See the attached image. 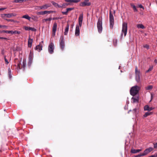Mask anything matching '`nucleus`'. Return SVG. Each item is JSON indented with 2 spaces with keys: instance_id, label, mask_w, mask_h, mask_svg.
<instances>
[{
  "instance_id": "obj_1",
  "label": "nucleus",
  "mask_w": 157,
  "mask_h": 157,
  "mask_svg": "<svg viewBox=\"0 0 157 157\" xmlns=\"http://www.w3.org/2000/svg\"><path fill=\"white\" fill-rule=\"evenodd\" d=\"M140 88L137 86L132 87L130 90V93L132 96H135L137 94L140 90Z\"/></svg>"
},
{
  "instance_id": "obj_2",
  "label": "nucleus",
  "mask_w": 157,
  "mask_h": 157,
  "mask_svg": "<svg viewBox=\"0 0 157 157\" xmlns=\"http://www.w3.org/2000/svg\"><path fill=\"white\" fill-rule=\"evenodd\" d=\"M21 61L20 60L17 63V69H20L22 68L24 71L25 70V66L26 65V60L23 59L22 61V64L21 63Z\"/></svg>"
},
{
  "instance_id": "obj_3",
  "label": "nucleus",
  "mask_w": 157,
  "mask_h": 157,
  "mask_svg": "<svg viewBox=\"0 0 157 157\" xmlns=\"http://www.w3.org/2000/svg\"><path fill=\"white\" fill-rule=\"evenodd\" d=\"M102 19L101 17H99L98 21L97 22V28L98 29V32L99 33H101L102 30Z\"/></svg>"
},
{
  "instance_id": "obj_4",
  "label": "nucleus",
  "mask_w": 157,
  "mask_h": 157,
  "mask_svg": "<svg viewBox=\"0 0 157 157\" xmlns=\"http://www.w3.org/2000/svg\"><path fill=\"white\" fill-rule=\"evenodd\" d=\"M127 23L126 22L123 23L122 32L121 34V37H122L123 33L124 34V36H126L127 33Z\"/></svg>"
},
{
  "instance_id": "obj_5",
  "label": "nucleus",
  "mask_w": 157,
  "mask_h": 157,
  "mask_svg": "<svg viewBox=\"0 0 157 157\" xmlns=\"http://www.w3.org/2000/svg\"><path fill=\"white\" fill-rule=\"evenodd\" d=\"M114 24V17L113 14L111 11L109 12V26L111 29H112L113 28Z\"/></svg>"
},
{
  "instance_id": "obj_6",
  "label": "nucleus",
  "mask_w": 157,
  "mask_h": 157,
  "mask_svg": "<svg viewBox=\"0 0 157 157\" xmlns=\"http://www.w3.org/2000/svg\"><path fill=\"white\" fill-rule=\"evenodd\" d=\"M135 74L136 78L135 79L136 82H139L140 81V72L138 70L137 67V66L135 68Z\"/></svg>"
},
{
  "instance_id": "obj_7",
  "label": "nucleus",
  "mask_w": 157,
  "mask_h": 157,
  "mask_svg": "<svg viewBox=\"0 0 157 157\" xmlns=\"http://www.w3.org/2000/svg\"><path fill=\"white\" fill-rule=\"evenodd\" d=\"M54 45L53 43L51 42L50 43L48 48V52L50 54H52L54 52Z\"/></svg>"
},
{
  "instance_id": "obj_8",
  "label": "nucleus",
  "mask_w": 157,
  "mask_h": 157,
  "mask_svg": "<svg viewBox=\"0 0 157 157\" xmlns=\"http://www.w3.org/2000/svg\"><path fill=\"white\" fill-rule=\"evenodd\" d=\"M16 15L15 13H9V14H1V17L3 19L5 20L6 17L10 18L13 16H15Z\"/></svg>"
},
{
  "instance_id": "obj_9",
  "label": "nucleus",
  "mask_w": 157,
  "mask_h": 157,
  "mask_svg": "<svg viewBox=\"0 0 157 157\" xmlns=\"http://www.w3.org/2000/svg\"><path fill=\"white\" fill-rule=\"evenodd\" d=\"M91 5V3L89 2V0H85L83 2H81L79 6L82 7H84L85 6H89Z\"/></svg>"
},
{
  "instance_id": "obj_10",
  "label": "nucleus",
  "mask_w": 157,
  "mask_h": 157,
  "mask_svg": "<svg viewBox=\"0 0 157 157\" xmlns=\"http://www.w3.org/2000/svg\"><path fill=\"white\" fill-rule=\"evenodd\" d=\"M60 46L61 49L63 51L64 50L65 45L63 36H61L60 37Z\"/></svg>"
},
{
  "instance_id": "obj_11",
  "label": "nucleus",
  "mask_w": 157,
  "mask_h": 157,
  "mask_svg": "<svg viewBox=\"0 0 157 157\" xmlns=\"http://www.w3.org/2000/svg\"><path fill=\"white\" fill-rule=\"evenodd\" d=\"M43 44L44 42L43 41L40 42L39 44L36 46L35 48V49L38 52H40L42 50Z\"/></svg>"
},
{
  "instance_id": "obj_12",
  "label": "nucleus",
  "mask_w": 157,
  "mask_h": 157,
  "mask_svg": "<svg viewBox=\"0 0 157 157\" xmlns=\"http://www.w3.org/2000/svg\"><path fill=\"white\" fill-rule=\"evenodd\" d=\"M153 150V148L152 147H149L146 149L143 153V154L144 156H145L149 153V152Z\"/></svg>"
},
{
  "instance_id": "obj_13",
  "label": "nucleus",
  "mask_w": 157,
  "mask_h": 157,
  "mask_svg": "<svg viewBox=\"0 0 157 157\" xmlns=\"http://www.w3.org/2000/svg\"><path fill=\"white\" fill-rule=\"evenodd\" d=\"M57 24L56 22L54 23L52 27V36H55L56 33V31Z\"/></svg>"
},
{
  "instance_id": "obj_14",
  "label": "nucleus",
  "mask_w": 157,
  "mask_h": 157,
  "mask_svg": "<svg viewBox=\"0 0 157 157\" xmlns=\"http://www.w3.org/2000/svg\"><path fill=\"white\" fill-rule=\"evenodd\" d=\"M83 18V14L82 13L80 14L78 18V23L79 26L81 27L82 24V21Z\"/></svg>"
},
{
  "instance_id": "obj_15",
  "label": "nucleus",
  "mask_w": 157,
  "mask_h": 157,
  "mask_svg": "<svg viewBox=\"0 0 157 157\" xmlns=\"http://www.w3.org/2000/svg\"><path fill=\"white\" fill-rule=\"evenodd\" d=\"M80 27L78 25H77L75 30V35L76 36H79L80 34L79 27Z\"/></svg>"
},
{
  "instance_id": "obj_16",
  "label": "nucleus",
  "mask_w": 157,
  "mask_h": 157,
  "mask_svg": "<svg viewBox=\"0 0 157 157\" xmlns=\"http://www.w3.org/2000/svg\"><path fill=\"white\" fill-rule=\"evenodd\" d=\"M51 6L50 4H44L42 6H40L39 7L40 9L45 10Z\"/></svg>"
},
{
  "instance_id": "obj_17",
  "label": "nucleus",
  "mask_w": 157,
  "mask_h": 157,
  "mask_svg": "<svg viewBox=\"0 0 157 157\" xmlns=\"http://www.w3.org/2000/svg\"><path fill=\"white\" fill-rule=\"evenodd\" d=\"M74 8H67L66 9V11L65 12H62V13L63 15H67L68 14V12L69 11L73 10L74 9Z\"/></svg>"
},
{
  "instance_id": "obj_18",
  "label": "nucleus",
  "mask_w": 157,
  "mask_h": 157,
  "mask_svg": "<svg viewBox=\"0 0 157 157\" xmlns=\"http://www.w3.org/2000/svg\"><path fill=\"white\" fill-rule=\"evenodd\" d=\"M152 107H150L148 105H146L144 106V109L145 111H150L153 109Z\"/></svg>"
},
{
  "instance_id": "obj_19",
  "label": "nucleus",
  "mask_w": 157,
  "mask_h": 157,
  "mask_svg": "<svg viewBox=\"0 0 157 157\" xmlns=\"http://www.w3.org/2000/svg\"><path fill=\"white\" fill-rule=\"evenodd\" d=\"M141 151V149H134L132 148L131 150V152L132 153L135 154L139 152L140 151Z\"/></svg>"
},
{
  "instance_id": "obj_20",
  "label": "nucleus",
  "mask_w": 157,
  "mask_h": 157,
  "mask_svg": "<svg viewBox=\"0 0 157 157\" xmlns=\"http://www.w3.org/2000/svg\"><path fill=\"white\" fill-rule=\"evenodd\" d=\"M33 43V39H31L29 37L28 40V46L29 48H31L32 45Z\"/></svg>"
},
{
  "instance_id": "obj_21",
  "label": "nucleus",
  "mask_w": 157,
  "mask_h": 157,
  "mask_svg": "<svg viewBox=\"0 0 157 157\" xmlns=\"http://www.w3.org/2000/svg\"><path fill=\"white\" fill-rule=\"evenodd\" d=\"M69 25L67 24L65 29V31L64 32V34L65 35H67V34L69 30Z\"/></svg>"
},
{
  "instance_id": "obj_22",
  "label": "nucleus",
  "mask_w": 157,
  "mask_h": 157,
  "mask_svg": "<svg viewBox=\"0 0 157 157\" xmlns=\"http://www.w3.org/2000/svg\"><path fill=\"white\" fill-rule=\"evenodd\" d=\"M33 57V53L31 51H30L29 57V59H32Z\"/></svg>"
},
{
  "instance_id": "obj_23",
  "label": "nucleus",
  "mask_w": 157,
  "mask_h": 157,
  "mask_svg": "<svg viewBox=\"0 0 157 157\" xmlns=\"http://www.w3.org/2000/svg\"><path fill=\"white\" fill-rule=\"evenodd\" d=\"M130 5L133 8V10L134 11V12H137L138 11L135 6L134 5L133 3H131L130 4Z\"/></svg>"
},
{
  "instance_id": "obj_24",
  "label": "nucleus",
  "mask_w": 157,
  "mask_h": 157,
  "mask_svg": "<svg viewBox=\"0 0 157 157\" xmlns=\"http://www.w3.org/2000/svg\"><path fill=\"white\" fill-rule=\"evenodd\" d=\"M137 27L138 28H141L142 29H144L145 27L144 25L141 24H138L136 25Z\"/></svg>"
},
{
  "instance_id": "obj_25",
  "label": "nucleus",
  "mask_w": 157,
  "mask_h": 157,
  "mask_svg": "<svg viewBox=\"0 0 157 157\" xmlns=\"http://www.w3.org/2000/svg\"><path fill=\"white\" fill-rule=\"evenodd\" d=\"M22 18H25L26 19L28 20L29 21H30L31 19V17L28 16V15H23L22 17Z\"/></svg>"
},
{
  "instance_id": "obj_26",
  "label": "nucleus",
  "mask_w": 157,
  "mask_h": 157,
  "mask_svg": "<svg viewBox=\"0 0 157 157\" xmlns=\"http://www.w3.org/2000/svg\"><path fill=\"white\" fill-rule=\"evenodd\" d=\"M153 65H151L149 66V68L148 70H147L145 73H148L150 71H151L153 69Z\"/></svg>"
},
{
  "instance_id": "obj_27",
  "label": "nucleus",
  "mask_w": 157,
  "mask_h": 157,
  "mask_svg": "<svg viewBox=\"0 0 157 157\" xmlns=\"http://www.w3.org/2000/svg\"><path fill=\"white\" fill-rule=\"evenodd\" d=\"M153 88V86L152 85H150L148 86L145 87V89L147 90H151Z\"/></svg>"
},
{
  "instance_id": "obj_28",
  "label": "nucleus",
  "mask_w": 157,
  "mask_h": 157,
  "mask_svg": "<svg viewBox=\"0 0 157 157\" xmlns=\"http://www.w3.org/2000/svg\"><path fill=\"white\" fill-rule=\"evenodd\" d=\"M152 113V112H147L144 115L143 117H146L149 115L151 114Z\"/></svg>"
},
{
  "instance_id": "obj_29",
  "label": "nucleus",
  "mask_w": 157,
  "mask_h": 157,
  "mask_svg": "<svg viewBox=\"0 0 157 157\" xmlns=\"http://www.w3.org/2000/svg\"><path fill=\"white\" fill-rule=\"evenodd\" d=\"M8 73L9 78H11L12 77L11 71L10 68H8Z\"/></svg>"
},
{
  "instance_id": "obj_30",
  "label": "nucleus",
  "mask_w": 157,
  "mask_h": 157,
  "mask_svg": "<svg viewBox=\"0 0 157 157\" xmlns=\"http://www.w3.org/2000/svg\"><path fill=\"white\" fill-rule=\"evenodd\" d=\"M132 112L134 115H136L137 114V109L136 108L133 109L132 110Z\"/></svg>"
},
{
  "instance_id": "obj_31",
  "label": "nucleus",
  "mask_w": 157,
  "mask_h": 157,
  "mask_svg": "<svg viewBox=\"0 0 157 157\" xmlns=\"http://www.w3.org/2000/svg\"><path fill=\"white\" fill-rule=\"evenodd\" d=\"M70 5L69 3H64L62 5V8H65L66 6Z\"/></svg>"
},
{
  "instance_id": "obj_32",
  "label": "nucleus",
  "mask_w": 157,
  "mask_h": 157,
  "mask_svg": "<svg viewBox=\"0 0 157 157\" xmlns=\"http://www.w3.org/2000/svg\"><path fill=\"white\" fill-rule=\"evenodd\" d=\"M138 98H132V100L133 103L136 102L138 101Z\"/></svg>"
},
{
  "instance_id": "obj_33",
  "label": "nucleus",
  "mask_w": 157,
  "mask_h": 157,
  "mask_svg": "<svg viewBox=\"0 0 157 157\" xmlns=\"http://www.w3.org/2000/svg\"><path fill=\"white\" fill-rule=\"evenodd\" d=\"M52 18L51 17H50V18H48L43 19V21H51L52 20Z\"/></svg>"
},
{
  "instance_id": "obj_34",
  "label": "nucleus",
  "mask_w": 157,
  "mask_h": 157,
  "mask_svg": "<svg viewBox=\"0 0 157 157\" xmlns=\"http://www.w3.org/2000/svg\"><path fill=\"white\" fill-rule=\"evenodd\" d=\"M24 1V0H14L13 2L15 3H21Z\"/></svg>"
},
{
  "instance_id": "obj_35",
  "label": "nucleus",
  "mask_w": 157,
  "mask_h": 157,
  "mask_svg": "<svg viewBox=\"0 0 157 157\" xmlns=\"http://www.w3.org/2000/svg\"><path fill=\"white\" fill-rule=\"evenodd\" d=\"M32 62V59H29V62L28 63V66L30 67Z\"/></svg>"
},
{
  "instance_id": "obj_36",
  "label": "nucleus",
  "mask_w": 157,
  "mask_h": 157,
  "mask_svg": "<svg viewBox=\"0 0 157 157\" xmlns=\"http://www.w3.org/2000/svg\"><path fill=\"white\" fill-rule=\"evenodd\" d=\"M21 33V32L15 30L13 31V34H19Z\"/></svg>"
},
{
  "instance_id": "obj_37",
  "label": "nucleus",
  "mask_w": 157,
  "mask_h": 157,
  "mask_svg": "<svg viewBox=\"0 0 157 157\" xmlns=\"http://www.w3.org/2000/svg\"><path fill=\"white\" fill-rule=\"evenodd\" d=\"M5 33H9V34L11 33L12 34H13V31L6 30V31H5Z\"/></svg>"
},
{
  "instance_id": "obj_38",
  "label": "nucleus",
  "mask_w": 157,
  "mask_h": 157,
  "mask_svg": "<svg viewBox=\"0 0 157 157\" xmlns=\"http://www.w3.org/2000/svg\"><path fill=\"white\" fill-rule=\"evenodd\" d=\"M143 47L146 48L147 49H148L149 48V45L147 44H144L143 45Z\"/></svg>"
},
{
  "instance_id": "obj_39",
  "label": "nucleus",
  "mask_w": 157,
  "mask_h": 157,
  "mask_svg": "<svg viewBox=\"0 0 157 157\" xmlns=\"http://www.w3.org/2000/svg\"><path fill=\"white\" fill-rule=\"evenodd\" d=\"M51 11H43V14L47 13H49L51 12Z\"/></svg>"
},
{
  "instance_id": "obj_40",
  "label": "nucleus",
  "mask_w": 157,
  "mask_h": 157,
  "mask_svg": "<svg viewBox=\"0 0 157 157\" xmlns=\"http://www.w3.org/2000/svg\"><path fill=\"white\" fill-rule=\"evenodd\" d=\"M143 155V153H140V154H138L137 155H135V157H140L142 156H144V155Z\"/></svg>"
},
{
  "instance_id": "obj_41",
  "label": "nucleus",
  "mask_w": 157,
  "mask_h": 157,
  "mask_svg": "<svg viewBox=\"0 0 157 157\" xmlns=\"http://www.w3.org/2000/svg\"><path fill=\"white\" fill-rule=\"evenodd\" d=\"M30 27L28 26H24V28L26 30H30Z\"/></svg>"
},
{
  "instance_id": "obj_42",
  "label": "nucleus",
  "mask_w": 157,
  "mask_h": 157,
  "mask_svg": "<svg viewBox=\"0 0 157 157\" xmlns=\"http://www.w3.org/2000/svg\"><path fill=\"white\" fill-rule=\"evenodd\" d=\"M5 20H6L8 21H11L12 22H16V21H14L12 19H5Z\"/></svg>"
},
{
  "instance_id": "obj_43",
  "label": "nucleus",
  "mask_w": 157,
  "mask_h": 157,
  "mask_svg": "<svg viewBox=\"0 0 157 157\" xmlns=\"http://www.w3.org/2000/svg\"><path fill=\"white\" fill-rule=\"evenodd\" d=\"M52 3L53 5H54L55 7H57V3L55 2H54L52 1Z\"/></svg>"
},
{
  "instance_id": "obj_44",
  "label": "nucleus",
  "mask_w": 157,
  "mask_h": 157,
  "mask_svg": "<svg viewBox=\"0 0 157 157\" xmlns=\"http://www.w3.org/2000/svg\"><path fill=\"white\" fill-rule=\"evenodd\" d=\"M36 13L37 15H43V11L37 12Z\"/></svg>"
},
{
  "instance_id": "obj_45",
  "label": "nucleus",
  "mask_w": 157,
  "mask_h": 157,
  "mask_svg": "<svg viewBox=\"0 0 157 157\" xmlns=\"http://www.w3.org/2000/svg\"><path fill=\"white\" fill-rule=\"evenodd\" d=\"M32 19L34 20H36L38 18L37 17H35L34 16H33L32 17Z\"/></svg>"
},
{
  "instance_id": "obj_46",
  "label": "nucleus",
  "mask_w": 157,
  "mask_h": 157,
  "mask_svg": "<svg viewBox=\"0 0 157 157\" xmlns=\"http://www.w3.org/2000/svg\"><path fill=\"white\" fill-rule=\"evenodd\" d=\"M30 30H31L33 31H35L36 30V29H35L34 28H32L30 27Z\"/></svg>"
},
{
  "instance_id": "obj_47",
  "label": "nucleus",
  "mask_w": 157,
  "mask_h": 157,
  "mask_svg": "<svg viewBox=\"0 0 157 157\" xmlns=\"http://www.w3.org/2000/svg\"><path fill=\"white\" fill-rule=\"evenodd\" d=\"M80 1V0H73V2L78 3Z\"/></svg>"
},
{
  "instance_id": "obj_48",
  "label": "nucleus",
  "mask_w": 157,
  "mask_h": 157,
  "mask_svg": "<svg viewBox=\"0 0 157 157\" xmlns=\"http://www.w3.org/2000/svg\"><path fill=\"white\" fill-rule=\"evenodd\" d=\"M149 157H157V154L155 153V155H151Z\"/></svg>"
},
{
  "instance_id": "obj_49",
  "label": "nucleus",
  "mask_w": 157,
  "mask_h": 157,
  "mask_svg": "<svg viewBox=\"0 0 157 157\" xmlns=\"http://www.w3.org/2000/svg\"><path fill=\"white\" fill-rule=\"evenodd\" d=\"M154 144V148H157V142L155 144Z\"/></svg>"
},
{
  "instance_id": "obj_50",
  "label": "nucleus",
  "mask_w": 157,
  "mask_h": 157,
  "mask_svg": "<svg viewBox=\"0 0 157 157\" xmlns=\"http://www.w3.org/2000/svg\"><path fill=\"white\" fill-rule=\"evenodd\" d=\"M73 0H65V1L67 2H69L70 3L73 2Z\"/></svg>"
},
{
  "instance_id": "obj_51",
  "label": "nucleus",
  "mask_w": 157,
  "mask_h": 157,
  "mask_svg": "<svg viewBox=\"0 0 157 157\" xmlns=\"http://www.w3.org/2000/svg\"><path fill=\"white\" fill-rule=\"evenodd\" d=\"M4 60L6 64H8L9 63V62L8 61V60L6 59H5Z\"/></svg>"
},
{
  "instance_id": "obj_52",
  "label": "nucleus",
  "mask_w": 157,
  "mask_h": 157,
  "mask_svg": "<svg viewBox=\"0 0 157 157\" xmlns=\"http://www.w3.org/2000/svg\"><path fill=\"white\" fill-rule=\"evenodd\" d=\"M5 53V52L4 49H2V51H1V54L2 55H4Z\"/></svg>"
},
{
  "instance_id": "obj_53",
  "label": "nucleus",
  "mask_w": 157,
  "mask_h": 157,
  "mask_svg": "<svg viewBox=\"0 0 157 157\" xmlns=\"http://www.w3.org/2000/svg\"><path fill=\"white\" fill-rule=\"evenodd\" d=\"M139 7L140 8H142V9H143L144 10V7L142 5H141V4H140V5H139Z\"/></svg>"
},
{
  "instance_id": "obj_54",
  "label": "nucleus",
  "mask_w": 157,
  "mask_h": 157,
  "mask_svg": "<svg viewBox=\"0 0 157 157\" xmlns=\"http://www.w3.org/2000/svg\"><path fill=\"white\" fill-rule=\"evenodd\" d=\"M57 7L62 8V5H60L57 4Z\"/></svg>"
},
{
  "instance_id": "obj_55",
  "label": "nucleus",
  "mask_w": 157,
  "mask_h": 157,
  "mask_svg": "<svg viewBox=\"0 0 157 157\" xmlns=\"http://www.w3.org/2000/svg\"><path fill=\"white\" fill-rule=\"evenodd\" d=\"M7 26L6 25H2V28H7Z\"/></svg>"
},
{
  "instance_id": "obj_56",
  "label": "nucleus",
  "mask_w": 157,
  "mask_h": 157,
  "mask_svg": "<svg viewBox=\"0 0 157 157\" xmlns=\"http://www.w3.org/2000/svg\"><path fill=\"white\" fill-rule=\"evenodd\" d=\"M5 8H0V10H4L5 9Z\"/></svg>"
},
{
  "instance_id": "obj_57",
  "label": "nucleus",
  "mask_w": 157,
  "mask_h": 157,
  "mask_svg": "<svg viewBox=\"0 0 157 157\" xmlns=\"http://www.w3.org/2000/svg\"><path fill=\"white\" fill-rule=\"evenodd\" d=\"M154 62L156 64L157 63V60L156 59H155L154 60Z\"/></svg>"
},
{
  "instance_id": "obj_58",
  "label": "nucleus",
  "mask_w": 157,
  "mask_h": 157,
  "mask_svg": "<svg viewBox=\"0 0 157 157\" xmlns=\"http://www.w3.org/2000/svg\"><path fill=\"white\" fill-rule=\"evenodd\" d=\"M3 56H4V59H6V56L5 55H4Z\"/></svg>"
},
{
  "instance_id": "obj_59",
  "label": "nucleus",
  "mask_w": 157,
  "mask_h": 157,
  "mask_svg": "<svg viewBox=\"0 0 157 157\" xmlns=\"http://www.w3.org/2000/svg\"><path fill=\"white\" fill-rule=\"evenodd\" d=\"M5 31H6V30H3L2 32H1V33H5Z\"/></svg>"
},
{
  "instance_id": "obj_60",
  "label": "nucleus",
  "mask_w": 157,
  "mask_h": 157,
  "mask_svg": "<svg viewBox=\"0 0 157 157\" xmlns=\"http://www.w3.org/2000/svg\"><path fill=\"white\" fill-rule=\"evenodd\" d=\"M3 39H4L5 40H7L8 39V38H5V37H3Z\"/></svg>"
},
{
  "instance_id": "obj_61",
  "label": "nucleus",
  "mask_w": 157,
  "mask_h": 157,
  "mask_svg": "<svg viewBox=\"0 0 157 157\" xmlns=\"http://www.w3.org/2000/svg\"><path fill=\"white\" fill-rule=\"evenodd\" d=\"M132 111V110H129V111H128V113H129L130 112Z\"/></svg>"
},
{
  "instance_id": "obj_62",
  "label": "nucleus",
  "mask_w": 157,
  "mask_h": 157,
  "mask_svg": "<svg viewBox=\"0 0 157 157\" xmlns=\"http://www.w3.org/2000/svg\"><path fill=\"white\" fill-rule=\"evenodd\" d=\"M4 38L3 37H0V39H3Z\"/></svg>"
},
{
  "instance_id": "obj_63",
  "label": "nucleus",
  "mask_w": 157,
  "mask_h": 157,
  "mask_svg": "<svg viewBox=\"0 0 157 157\" xmlns=\"http://www.w3.org/2000/svg\"><path fill=\"white\" fill-rule=\"evenodd\" d=\"M2 25H0V28H2Z\"/></svg>"
},
{
  "instance_id": "obj_64",
  "label": "nucleus",
  "mask_w": 157,
  "mask_h": 157,
  "mask_svg": "<svg viewBox=\"0 0 157 157\" xmlns=\"http://www.w3.org/2000/svg\"><path fill=\"white\" fill-rule=\"evenodd\" d=\"M152 97H153L152 95V94H151V99H152Z\"/></svg>"
}]
</instances>
